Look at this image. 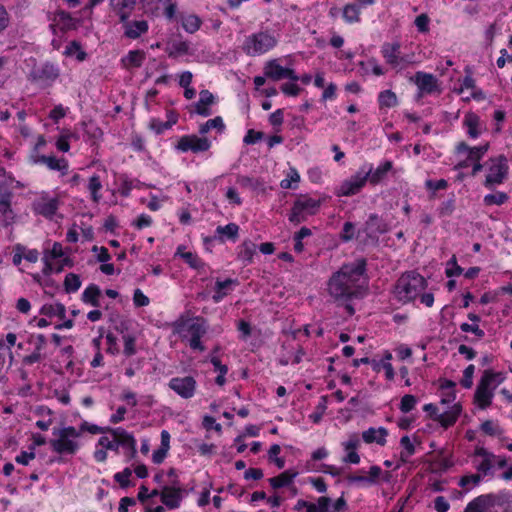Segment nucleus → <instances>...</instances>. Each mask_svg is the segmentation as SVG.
<instances>
[{
    "label": "nucleus",
    "instance_id": "a878e982",
    "mask_svg": "<svg viewBox=\"0 0 512 512\" xmlns=\"http://www.w3.org/2000/svg\"><path fill=\"white\" fill-rule=\"evenodd\" d=\"M76 20L70 15V13L63 10H59L53 17V24L51 27H57L60 31H68L76 28Z\"/></svg>",
    "mask_w": 512,
    "mask_h": 512
},
{
    "label": "nucleus",
    "instance_id": "c85d7f7f",
    "mask_svg": "<svg viewBox=\"0 0 512 512\" xmlns=\"http://www.w3.org/2000/svg\"><path fill=\"white\" fill-rule=\"evenodd\" d=\"M256 249L257 246L255 243L250 240H246L239 246L237 257L245 266H247L253 262Z\"/></svg>",
    "mask_w": 512,
    "mask_h": 512
},
{
    "label": "nucleus",
    "instance_id": "8fccbe9b",
    "mask_svg": "<svg viewBox=\"0 0 512 512\" xmlns=\"http://www.w3.org/2000/svg\"><path fill=\"white\" fill-rule=\"evenodd\" d=\"M64 286H65V290L68 293H74V292L78 291V289L81 286V281H80L79 276L76 274H73V273L67 274L65 277Z\"/></svg>",
    "mask_w": 512,
    "mask_h": 512
},
{
    "label": "nucleus",
    "instance_id": "6e6d98bb",
    "mask_svg": "<svg viewBox=\"0 0 512 512\" xmlns=\"http://www.w3.org/2000/svg\"><path fill=\"white\" fill-rule=\"evenodd\" d=\"M416 403H417V399H416L415 396L410 395V394H406L401 399L400 410L403 413H408V412H410L411 410L414 409Z\"/></svg>",
    "mask_w": 512,
    "mask_h": 512
},
{
    "label": "nucleus",
    "instance_id": "0eeeda50",
    "mask_svg": "<svg viewBox=\"0 0 512 512\" xmlns=\"http://www.w3.org/2000/svg\"><path fill=\"white\" fill-rule=\"evenodd\" d=\"M13 178L0 182V225L3 227L11 226L15 223L17 214L12 207L13 190L10 184Z\"/></svg>",
    "mask_w": 512,
    "mask_h": 512
},
{
    "label": "nucleus",
    "instance_id": "2eb2a0df",
    "mask_svg": "<svg viewBox=\"0 0 512 512\" xmlns=\"http://www.w3.org/2000/svg\"><path fill=\"white\" fill-rule=\"evenodd\" d=\"M413 81L418 87L420 96L423 94L441 93L438 79L433 74L421 71L416 72Z\"/></svg>",
    "mask_w": 512,
    "mask_h": 512
},
{
    "label": "nucleus",
    "instance_id": "603ef678",
    "mask_svg": "<svg viewBox=\"0 0 512 512\" xmlns=\"http://www.w3.org/2000/svg\"><path fill=\"white\" fill-rule=\"evenodd\" d=\"M327 409L326 396H322L320 402L316 406V410L309 415V419L314 423H319Z\"/></svg>",
    "mask_w": 512,
    "mask_h": 512
},
{
    "label": "nucleus",
    "instance_id": "9d476101",
    "mask_svg": "<svg viewBox=\"0 0 512 512\" xmlns=\"http://www.w3.org/2000/svg\"><path fill=\"white\" fill-rule=\"evenodd\" d=\"M211 147V141L207 137H199L195 134L181 136L175 145V149L185 153L191 151L200 153L208 151Z\"/></svg>",
    "mask_w": 512,
    "mask_h": 512
},
{
    "label": "nucleus",
    "instance_id": "4c0bfd02",
    "mask_svg": "<svg viewBox=\"0 0 512 512\" xmlns=\"http://www.w3.org/2000/svg\"><path fill=\"white\" fill-rule=\"evenodd\" d=\"M40 161L51 170L62 171L63 174L68 170V163L65 159H58L54 156H42Z\"/></svg>",
    "mask_w": 512,
    "mask_h": 512
},
{
    "label": "nucleus",
    "instance_id": "7c9ffc66",
    "mask_svg": "<svg viewBox=\"0 0 512 512\" xmlns=\"http://www.w3.org/2000/svg\"><path fill=\"white\" fill-rule=\"evenodd\" d=\"M215 233L218 236V239L222 242L225 241V238L236 241L239 234V226L236 223L218 226Z\"/></svg>",
    "mask_w": 512,
    "mask_h": 512
},
{
    "label": "nucleus",
    "instance_id": "de8ad7c7",
    "mask_svg": "<svg viewBox=\"0 0 512 512\" xmlns=\"http://www.w3.org/2000/svg\"><path fill=\"white\" fill-rule=\"evenodd\" d=\"M360 10L355 4H347L343 9V18L348 23H356L360 20Z\"/></svg>",
    "mask_w": 512,
    "mask_h": 512
},
{
    "label": "nucleus",
    "instance_id": "ea45409f",
    "mask_svg": "<svg viewBox=\"0 0 512 512\" xmlns=\"http://www.w3.org/2000/svg\"><path fill=\"white\" fill-rule=\"evenodd\" d=\"M87 189L91 194L93 202L98 203L102 196L100 190L102 189V182L99 175H93L90 177Z\"/></svg>",
    "mask_w": 512,
    "mask_h": 512
},
{
    "label": "nucleus",
    "instance_id": "a211bd4d",
    "mask_svg": "<svg viewBox=\"0 0 512 512\" xmlns=\"http://www.w3.org/2000/svg\"><path fill=\"white\" fill-rule=\"evenodd\" d=\"M123 27L124 36L128 39H138L140 36L148 32L149 24L146 20L120 21Z\"/></svg>",
    "mask_w": 512,
    "mask_h": 512
},
{
    "label": "nucleus",
    "instance_id": "f3484780",
    "mask_svg": "<svg viewBox=\"0 0 512 512\" xmlns=\"http://www.w3.org/2000/svg\"><path fill=\"white\" fill-rule=\"evenodd\" d=\"M463 126L468 136L472 139L478 138L486 130L485 123L474 112H468L463 119Z\"/></svg>",
    "mask_w": 512,
    "mask_h": 512
},
{
    "label": "nucleus",
    "instance_id": "c756f323",
    "mask_svg": "<svg viewBox=\"0 0 512 512\" xmlns=\"http://www.w3.org/2000/svg\"><path fill=\"white\" fill-rule=\"evenodd\" d=\"M286 69L287 68L282 67L277 60H270L264 67V74L266 77L278 81L285 78Z\"/></svg>",
    "mask_w": 512,
    "mask_h": 512
},
{
    "label": "nucleus",
    "instance_id": "4468645a",
    "mask_svg": "<svg viewBox=\"0 0 512 512\" xmlns=\"http://www.w3.org/2000/svg\"><path fill=\"white\" fill-rule=\"evenodd\" d=\"M493 459H495V454L489 452L484 447H477L474 451L473 464L482 476L493 474Z\"/></svg>",
    "mask_w": 512,
    "mask_h": 512
},
{
    "label": "nucleus",
    "instance_id": "5fc2aeb1",
    "mask_svg": "<svg viewBox=\"0 0 512 512\" xmlns=\"http://www.w3.org/2000/svg\"><path fill=\"white\" fill-rule=\"evenodd\" d=\"M300 181V175L295 168H290L287 174V178L283 179L280 182V186L283 189H291L294 188L292 183H298Z\"/></svg>",
    "mask_w": 512,
    "mask_h": 512
},
{
    "label": "nucleus",
    "instance_id": "a18cd8bd",
    "mask_svg": "<svg viewBox=\"0 0 512 512\" xmlns=\"http://www.w3.org/2000/svg\"><path fill=\"white\" fill-rule=\"evenodd\" d=\"M41 313L47 316H58L64 318L66 314L65 306L61 303H55L51 305H45L41 309Z\"/></svg>",
    "mask_w": 512,
    "mask_h": 512
},
{
    "label": "nucleus",
    "instance_id": "393cba45",
    "mask_svg": "<svg viewBox=\"0 0 512 512\" xmlns=\"http://www.w3.org/2000/svg\"><path fill=\"white\" fill-rule=\"evenodd\" d=\"M364 172H369L368 180L371 184L376 185L380 183L393 168V163L389 160L381 163L375 170L372 165L364 166Z\"/></svg>",
    "mask_w": 512,
    "mask_h": 512
},
{
    "label": "nucleus",
    "instance_id": "f704fd0d",
    "mask_svg": "<svg viewBox=\"0 0 512 512\" xmlns=\"http://www.w3.org/2000/svg\"><path fill=\"white\" fill-rule=\"evenodd\" d=\"M494 392L477 386L474 401L480 409H486L491 405Z\"/></svg>",
    "mask_w": 512,
    "mask_h": 512
},
{
    "label": "nucleus",
    "instance_id": "09e8293b",
    "mask_svg": "<svg viewBox=\"0 0 512 512\" xmlns=\"http://www.w3.org/2000/svg\"><path fill=\"white\" fill-rule=\"evenodd\" d=\"M482 480V475L477 473V474H470V475H465L463 476L460 480H459V486H461L462 488L466 489V490H470L471 488L477 486Z\"/></svg>",
    "mask_w": 512,
    "mask_h": 512
},
{
    "label": "nucleus",
    "instance_id": "c9c22d12",
    "mask_svg": "<svg viewBox=\"0 0 512 512\" xmlns=\"http://www.w3.org/2000/svg\"><path fill=\"white\" fill-rule=\"evenodd\" d=\"M215 129L218 133H223L225 130V124L222 117L216 116L215 118L207 120L205 123L199 126V133L201 135L207 134L210 130Z\"/></svg>",
    "mask_w": 512,
    "mask_h": 512
},
{
    "label": "nucleus",
    "instance_id": "13d9d810",
    "mask_svg": "<svg viewBox=\"0 0 512 512\" xmlns=\"http://www.w3.org/2000/svg\"><path fill=\"white\" fill-rule=\"evenodd\" d=\"M125 356L130 357L136 354L135 338L129 334L123 336Z\"/></svg>",
    "mask_w": 512,
    "mask_h": 512
},
{
    "label": "nucleus",
    "instance_id": "423d86ee",
    "mask_svg": "<svg viewBox=\"0 0 512 512\" xmlns=\"http://www.w3.org/2000/svg\"><path fill=\"white\" fill-rule=\"evenodd\" d=\"M510 500L511 496L505 492L483 494L470 501L464 512H494L496 506H503Z\"/></svg>",
    "mask_w": 512,
    "mask_h": 512
},
{
    "label": "nucleus",
    "instance_id": "864d4df0",
    "mask_svg": "<svg viewBox=\"0 0 512 512\" xmlns=\"http://www.w3.org/2000/svg\"><path fill=\"white\" fill-rule=\"evenodd\" d=\"M51 260L52 259L49 258L48 253H44V256H43L44 267H43L42 272L46 276L50 275L53 271L60 272L64 265L69 264V260L67 258H65L63 260V264L60 265L59 267L55 268L53 266V264L51 263Z\"/></svg>",
    "mask_w": 512,
    "mask_h": 512
},
{
    "label": "nucleus",
    "instance_id": "69168bd1",
    "mask_svg": "<svg viewBox=\"0 0 512 512\" xmlns=\"http://www.w3.org/2000/svg\"><path fill=\"white\" fill-rule=\"evenodd\" d=\"M238 183L245 188H251L253 190L258 189L263 185V183L256 178H251L247 176H242L238 178Z\"/></svg>",
    "mask_w": 512,
    "mask_h": 512
},
{
    "label": "nucleus",
    "instance_id": "1a4fd4ad",
    "mask_svg": "<svg viewBox=\"0 0 512 512\" xmlns=\"http://www.w3.org/2000/svg\"><path fill=\"white\" fill-rule=\"evenodd\" d=\"M507 173V159L503 155L490 159L484 185L492 188L494 185L501 184L505 180Z\"/></svg>",
    "mask_w": 512,
    "mask_h": 512
},
{
    "label": "nucleus",
    "instance_id": "37998d69",
    "mask_svg": "<svg viewBox=\"0 0 512 512\" xmlns=\"http://www.w3.org/2000/svg\"><path fill=\"white\" fill-rule=\"evenodd\" d=\"M378 102L380 107L391 108L398 104L396 94L391 90H384L379 93Z\"/></svg>",
    "mask_w": 512,
    "mask_h": 512
},
{
    "label": "nucleus",
    "instance_id": "f03ea898",
    "mask_svg": "<svg viewBox=\"0 0 512 512\" xmlns=\"http://www.w3.org/2000/svg\"><path fill=\"white\" fill-rule=\"evenodd\" d=\"M278 44V36L270 30H260L246 36L242 51L248 56H260L272 49Z\"/></svg>",
    "mask_w": 512,
    "mask_h": 512
},
{
    "label": "nucleus",
    "instance_id": "c03bdc74",
    "mask_svg": "<svg viewBox=\"0 0 512 512\" xmlns=\"http://www.w3.org/2000/svg\"><path fill=\"white\" fill-rule=\"evenodd\" d=\"M58 76V69L54 65L47 63L43 65L41 70L39 71L38 79L52 82L56 80Z\"/></svg>",
    "mask_w": 512,
    "mask_h": 512
},
{
    "label": "nucleus",
    "instance_id": "bb28decb",
    "mask_svg": "<svg viewBox=\"0 0 512 512\" xmlns=\"http://www.w3.org/2000/svg\"><path fill=\"white\" fill-rule=\"evenodd\" d=\"M214 100L215 98L213 94L208 90L200 91L199 100L195 106L196 113L204 117L210 116L212 114V111L209 108V106L214 103Z\"/></svg>",
    "mask_w": 512,
    "mask_h": 512
},
{
    "label": "nucleus",
    "instance_id": "39448f33",
    "mask_svg": "<svg viewBox=\"0 0 512 512\" xmlns=\"http://www.w3.org/2000/svg\"><path fill=\"white\" fill-rule=\"evenodd\" d=\"M208 325L206 320L201 317H195L183 323L178 332L183 341H186L192 350L203 352L205 346L201 342V338L206 335Z\"/></svg>",
    "mask_w": 512,
    "mask_h": 512
},
{
    "label": "nucleus",
    "instance_id": "2f4dec72",
    "mask_svg": "<svg viewBox=\"0 0 512 512\" xmlns=\"http://www.w3.org/2000/svg\"><path fill=\"white\" fill-rule=\"evenodd\" d=\"M499 377L500 374L485 370L477 386L494 392L501 382V379H498Z\"/></svg>",
    "mask_w": 512,
    "mask_h": 512
},
{
    "label": "nucleus",
    "instance_id": "4d7b16f0",
    "mask_svg": "<svg viewBox=\"0 0 512 512\" xmlns=\"http://www.w3.org/2000/svg\"><path fill=\"white\" fill-rule=\"evenodd\" d=\"M189 51V44L185 41L174 42L169 52L170 57L184 55Z\"/></svg>",
    "mask_w": 512,
    "mask_h": 512
},
{
    "label": "nucleus",
    "instance_id": "473e14b6",
    "mask_svg": "<svg viewBox=\"0 0 512 512\" xmlns=\"http://www.w3.org/2000/svg\"><path fill=\"white\" fill-rule=\"evenodd\" d=\"M145 60V53L141 50H132L122 59L124 66L128 69L142 66Z\"/></svg>",
    "mask_w": 512,
    "mask_h": 512
},
{
    "label": "nucleus",
    "instance_id": "f257e3e1",
    "mask_svg": "<svg viewBox=\"0 0 512 512\" xmlns=\"http://www.w3.org/2000/svg\"><path fill=\"white\" fill-rule=\"evenodd\" d=\"M364 272V260L343 265L328 281L329 295L340 304H346L354 298L362 297L364 295L362 283Z\"/></svg>",
    "mask_w": 512,
    "mask_h": 512
},
{
    "label": "nucleus",
    "instance_id": "5701e85b",
    "mask_svg": "<svg viewBox=\"0 0 512 512\" xmlns=\"http://www.w3.org/2000/svg\"><path fill=\"white\" fill-rule=\"evenodd\" d=\"M387 230V224L377 214H371L365 223L364 232L370 238H377Z\"/></svg>",
    "mask_w": 512,
    "mask_h": 512
},
{
    "label": "nucleus",
    "instance_id": "a19ab883",
    "mask_svg": "<svg viewBox=\"0 0 512 512\" xmlns=\"http://www.w3.org/2000/svg\"><path fill=\"white\" fill-rule=\"evenodd\" d=\"M178 117L176 114H172V121H161L159 119L153 118L149 122V127L155 131L157 134H161L164 131L170 129L174 124H176Z\"/></svg>",
    "mask_w": 512,
    "mask_h": 512
},
{
    "label": "nucleus",
    "instance_id": "052dcab7",
    "mask_svg": "<svg viewBox=\"0 0 512 512\" xmlns=\"http://www.w3.org/2000/svg\"><path fill=\"white\" fill-rule=\"evenodd\" d=\"M132 475V470L130 468H125L122 472H118L114 475V479L116 482L120 484L121 487L126 488L130 485V476Z\"/></svg>",
    "mask_w": 512,
    "mask_h": 512
},
{
    "label": "nucleus",
    "instance_id": "79ce46f5",
    "mask_svg": "<svg viewBox=\"0 0 512 512\" xmlns=\"http://www.w3.org/2000/svg\"><path fill=\"white\" fill-rule=\"evenodd\" d=\"M400 445L403 450L400 453V461L401 463L408 462L409 458L415 453V446L411 442L408 436H403L400 440Z\"/></svg>",
    "mask_w": 512,
    "mask_h": 512
},
{
    "label": "nucleus",
    "instance_id": "f8f14e48",
    "mask_svg": "<svg viewBox=\"0 0 512 512\" xmlns=\"http://www.w3.org/2000/svg\"><path fill=\"white\" fill-rule=\"evenodd\" d=\"M183 496L184 489L177 480H173L169 485H164L160 493L161 502L169 509H177Z\"/></svg>",
    "mask_w": 512,
    "mask_h": 512
},
{
    "label": "nucleus",
    "instance_id": "e2e57ef3",
    "mask_svg": "<svg viewBox=\"0 0 512 512\" xmlns=\"http://www.w3.org/2000/svg\"><path fill=\"white\" fill-rule=\"evenodd\" d=\"M360 444V438L356 433L351 434L348 439L342 443L345 451H357V449L360 447Z\"/></svg>",
    "mask_w": 512,
    "mask_h": 512
},
{
    "label": "nucleus",
    "instance_id": "ddd939ff",
    "mask_svg": "<svg viewBox=\"0 0 512 512\" xmlns=\"http://www.w3.org/2000/svg\"><path fill=\"white\" fill-rule=\"evenodd\" d=\"M369 174V172H364V168H361L360 171L341 183L337 195L352 196L359 193L368 181Z\"/></svg>",
    "mask_w": 512,
    "mask_h": 512
},
{
    "label": "nucleus",
    "instance_id": "412c9836",
    "mask_svg": "<svg viewBox=\"0 0 512 512\" xmlns=\"http://www.w3.org/2000/svg\"><path fill=\"white\" fill-rule=\"evenodd\" d=\"M107 430L116 438L118 447L126 448L132 456L135 455L136 440L130 433L120 427L114 429L108 428Z\"/></svg>",
    "mask_w": 512,
    "mask_h": 512
},
{
    "label": "nucleus",
    "instance_id": "49530a36",
    "mask_svg": "<svg viewBox=\"0 0 512 512\" xmlns=\"http://www.w3.org/2000/svg\"><path fill=\"white\" fill-rule=\"evenodd\" d=\"M77 139V136L69 130H63L56 141V147L62 152H68L70 149L69 140Z\"/></svg>",
    "mask_w": 512,
    "mask_h": 512
},
{
    "label": "nucleus",
    "instance_id": "0e129e2a",
    "mask_svg": "<svg viewBox=\"0 0 512 512\" xmlns=\"http://www.w3.org/2000/svg\"><path fill=\"white\" fill-rule=\"evenodd\" d=\"M474 371H475V367L472 364L465 368V370L463 372V378L460 381L461 385L464 388L472 387Z\"/></svg>",
    "mask_w": 512,
    "mask_h": 512
},
{
    "label": "nucleus",
    "instance_id": "338daca9",
    "mask_svg": "<svg viewBox=\"0 0 512 512\" xmlns=\"http://www.w3.org/2000/svg\"><path fill=\"white\" fill-rule=\"evenodd\" d=\"M455 209V201L453 199H449L443 202L438 208V214L440 217H447L452 215Z\"/></svg>",
    "mask_w": 512,
    "mask_h": 512
},
{
    "label": "nucleus",
    "instance_id": "b1692460",
    "mask_svg": "<svg viewBox=\"0 0 512 512\" xmlns=\"http://www.w3.org/2000/svg\"><path fill=\"white\" fill-rule=\"evenodd\" d=\"M137 0H110L112 11L118 15L120 21L129 19Z\"/></svg>",
    "mask_w": 512,
    "mask_h": 512
},
{
    "label": "nucleus",
    "instance_id": "680f3d73",
    "mask_svg": "<svg viewBox=\"0 0 512 512\" xmlns=\"http://www.w3.org/2000/svg\"><path fill=\"white\" fill-rule=\"evenodd\" d=\"M98 446L104 448L105 450H118L117 440L114 436H112V438L108 436L100 437L98 440Z\"/></svg>",
    "mask_w": 512,
    "mask_h": 512
},
{
    "label": "nucleus",
    "instance_id": "774afa93",
    "mask_svg": "<svg viewBox=\"0 0 512 512\" xmlns=\"http://www.w3.org/2000/svg\"><path fill=\"white\" fill-rule=\"evenodd\" d=\"M68 112V108L59 104L56 105L49 113V118L54 122H58L60 119L64 118Z\"/></svg>",
    "mask_w": 512,
    "mask_h": 512
},
{
    "label": "nucleus",
    "instance_id": "20e7f679",
    "mask_svg": "<svg viewBox=\"0 0 512 512\" xmlns=\"http://www.w3.org/2000/svg\"><path fill=\"white\" fill-rule=\"evenodd\" d=\"M54 438L49 441L52 450L58 454H75L79 449L78 438L81 431L73 426H67L60 429H53Z\"/></svg>",
    "mask_w": 512,
    "mask_h": 512
},
{
    "label": "nucleus",
    "instance_id": "72a5a7b5",
    "mask_svg": "<svg viewBox=\"0 0 512 512\" xmlns=\"http://www.w3.org/2000/svg\"><path fill=\"white\" fill-rule=\"evenodd\" d=\"M296 476L297 472L286 470L280 475L270 478L269 483L274 489H278L281 487L289 486Z\"/></svg>",
    "mask_w": 512,
    "mask_h": 512
},
{
    "label": "nucleus",
    "instance_id": "3c124183",
    "mask_svg": "<svg viewBox=\"0 0 512 512\" xmlns=\"http://www.w3.org/2000/svg\"><path fill=\"white\" fill-rule=\"evenodd\" d=\"M508 200V196L504 192H496L493 194H487L484 197V203L487 206L502 205Z\"/></svg>",
    "mask_w": 512,
    "mask_h": 512
},
{
    "label": "nucleus",
    "instance_id": "9b49d317",
    "mask_svg": "<svg viewBox=\"0 0 512 512\" xmlns=\"http://www.w3.org/2000/svg\"><path fill=\"white\" fill-rule=\"evenodd\" d=\"M168 387L183 399L194 397L197 382L192 376L173 377L168 382Z\"/></svg>",
    "mask_w": 512,
    "mask_h": 512
},
{
    "label": "nucleus",
    "instance_id": "cd10ccee",
    "mask_svg": "<svg viewBox=\"0 0 512 512\" xmlns=\"http://www.w3.org/2000/svg\"><path fill=\"white\" fill-rule=\"evenodd\" d=\"M388 431L384 427L369 428L362 433V438L365 443H377L381 446L385 445Z\"/></svg>",
    "mask_w": 512,
    "mask_h": 512
},
{
    "label": "nucleus",
    "instance_id": "e433bc0d",
    "mask_svg": "<svg viewBox=\"0 0 512 512\" xmlns=\"http://www.w3.org/2000/svg\"><path fill=\"white\" fill-rule=\"evenodd\" d=\"M100 289L97 285L91 284L89 285L82 293V300L85 303L91 304L94 307L100 306L99 296Z\"/></svg>",
    "mask_w": 512,
    "mask_h": 512
},
{
    "label": "nucleus",
    "instance_id": "4be33fe9",
    "mask_svg": "<svg viewBox=\"0 0 512 512\" xmlns=\"http://www.w3.org/2000/svg\"><path fill=\"white\" fill-rule=\"evenodd\" d=\"M382 475V469L381 467L377 465H373L370 467L368 476H365L363 474H349L346 479L347 481L352 483H358L362 485H372L375 484Z\"/></svg>",
    "mask_w": 512,
    "mask_h": 512
},
{
    "label": "nucleus",
    "instance_id": "aec40b11",
    "mask_svg": "<svg viewBox=\"0 0 512 512\" xmlns=\"http://www.w3.org/2000/svg\"><path fill=\"white\" fill-rule=\"evenodd\" d=\"M58 209L56 198L41 197L33 203V210L36 214L46 218H52Z\"/></svg>",
    "mask_w": 512,
    "mask_h": 512
},
{
    "label": "nucleus",
    "instance_id": "dca6fc26",
    "mask_svg": "<svg viewBox=\"0 0 512 512\" xmlns=\"http://www.w3.org/2000/svg\"><path fill=\"white\" fill-rule=\"evenodd\" d=\"M400 44L395 43H384L381 47V53L386 63L393 68H403L408 61L401 55Z\"/></svg>",
    "mask_w": 512,
    "mask_h": 512
},
{
    "label": "nucleus",
    "instance_id": "58836bf2",
    "mask_svg": "<svg viewBox=\"0 0 512 512\" xmlns=\"http://www.w3.org/2000/svg\"><path fill=\"white\" fill-rule=\"evenodd\" d=\"M181 23L187 33L193 34L200 29L202 21L197 15L190 14L183 16Z\"/></svg>",
    "mask_w": 512,
    "mask_h": 512
},
{
    "label": "nucleus",
    "instance_id": "bf43d9fd",
    "mask_svg": "<svg viewBox=\"0 0 512 512\" xmlns=\"http://www.w3.org/2000/svg\"><path fill=\"white\" fill-rule=\"evenodd\" d=\"M488 149H489L488 143L478 146V147H472L468 154V159L472 160V161H480V159L484 156V154L488 151Z\"/></svg>",
    "mask_w": 512,
    "mask_h": 512
},
{
    "label": "nucleus",
    "instance_id": "7ed1b4c3",
    "mask_svg": "<svg viewBox=\"0 0 512 512\" xmlns=\"http://www.w3.org/2000/svg\"><path fill=\"white\" fill-rule=\"evenodd\" d=\"M426 288V280L415 272L403 274L397 281L394 289L395 297L403 303L413 301Z\"/></svg>",
    "mask_w": 512,
    "mask_h": 512
},
{
    "label": "nucleus",
    "instance_id": "6ab92c4d",
    "mask_svg": "<svg viewBox=\"0 0 512 512\" xmlns=\"http://www.w3.org/2000/svg\"><path fill=\"white\" fill-rule=\"evenodd\" d=\"M461 411V405L459 403H453L451 406L443 407V410L437 414L436 421L439 422L442 427L448 428L455 424Z\"/></svg>",
    "mask_w": 512,
    "mask_h": 512
},
{
    "label": "nucleus",
    "instance_id": "6e6552de",
    "mask_svg": "<svg viewBox=\"0 0 512 512\" xmlns=\"http://www.w3.org/2000/svg\"><path fill=\"white\" fill-rule=\"evenodd\" d=\"M321 205L319 199L311 198L308 196H301L295 202L289 216V221L294 224H299L306 220L307 216L313 215L317 212Z\"/></svg>",
    "mask_w": 512,
    "mask_h": 512
}]
</instances>
